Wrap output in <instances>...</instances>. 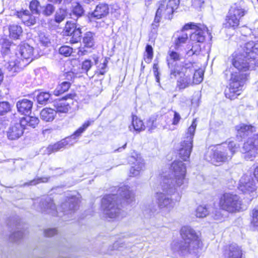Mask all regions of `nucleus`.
Instances as JSON below:
<instances>
[{
  "label": "nucleus",
  "instance_id": "f257e3e1",
  "mask_svg": "<svg viewBox=\"0 0 258 258\" xmlns=\"http://www.w3.org/2000/svg\"><path fill=\"white\" fill-rule=\"evenodd\" d=\"M230 61L238 72L231 74L224 94L226 98L234 100L241 94L249 77V71L258 65V48L255 42L249 41L241 45L231 54Z\"/></svg>",
  "mask_w": 258,
  "mask_h": 258
},
{
  "label": "nucleus",
  "instance_id": "f03ea898",
  "mask_svg": "<svg viewBox=\"0 0 258 258\" xmlns=\"http://www.w3.org/2000/svg\"><path fill=\"white\" fill-rule=\"evenodd\" d=\"M208 27L201 23L189 22L185 24L175 38L173 46L175 49H178L185 44L189 38L191 45L190 50L192 54L199 55L202 51V45L206 42V34L208 33Z\"/></svg>",
  "mask_w": 258,
  "mask_h": 258
},
{
  "label": "nucleus",
  "instance_id": "7ed1b4c3",
  "mask_svg": "<svg viewBox=\"0 0 258 258\" xmlns=\"http://www.w3.org/2000/svg\"><path fill=\"white\" fill-rule=\"evenodd\" d=\"M192 147L193 144L191 141L183 140L180 142V147L175 152V157L178 160L172 162L169 169L176 187L180 186L184 182L186 168L183 162L189 160Z\"/></svg>",
  "mask_w": 258,
  "mask_h": 258
},
{
  "label": "nucleus",
  "instance_id": "20e7f679",
  "mask_svg": "<svg viewBox=\"0 0 258 258\" xmlns=\"http://www.w3.org/2000/svg\"><path fill=\"white\" fill-rule=\"evenodd\" d=\"M29 9L31 12L27 9H21L16 11L14 16L21 20L22 24L27 27L34 25L37 22V18L33 16L42 15L48 17L51 15L54 12L55 7L50 4L41 6L38 0H31L29 4Z\"/></svg>",
  "mask_w": 258,
  "mask_h": 258
},
{
  "label": "nucleus",
  "instance_id": "39448f33",
  "mask_svg": "<svg viewBox=\"0 0 258 258\" xmlns=\"http://www.w3.org/2000/svg\"><path fill=\"white\" fill-rule=\"evenodd\" d=\"M182 242L178 247L181 252H186L199 256L203 247V243L196 232L188 226H183L180 230Z\"/></svg>",
  "mask_w": 258,
  "mask_h": 258
},
{
  "label": "nucleus",
  "instance_id": "423d86ee",
  "mask_svg": "<svg viewBox=\"0 0 258 258\" xmlns=\"http://www.w3.org/2000/svg\"><path fill=\"white\" fill-rule=\"evenodd\" d=\"M194 62L190 61L183 62L179 69L170 72L171 79H177L176 87L182 90L192 85L191 77L194 71Z\"/></svg>",
  "mask_w": 258,
  "mask_h": 258
},
{
  "label": "nucleus",
  "instance_id": "0eeeda50",
  "mask_svg": "<svg viewBox=\"0 0 258 258\" xmlns=\"http://www.w3.org/2000/svg\"><path fill=\"white\" fill-rule=\"evenodd\" d=\"M243 206L240 197L232 192H224L219 198V209L228 213L233 214L242 211Z\"/></svg>",
  "mask_w": 258,
  "mask_h": 258
},
{
  "label": "nucleus",
  "instance_id": "6e6552de",
  "mask_svg": "<svg viewBox=\"0 0 258 258\" xmlns=\"http://www.w3.org/2000/svg\"><path fill=\"white\" fill-rule=\"evenodd\" d=\"M19 52L21 57L8 62V69L10 71L18 72L27 66L33 59L34 48L27 43L19 45Z\"/></svg>",
  "mask_w": 258,
  "mask_h": 258
},
{
  "label": "nucleus",
  "instance_id": "1a4fd4ad",
  "mask_svg": "<svg viewBox=\"0 0 258 258\" xmlns=\"http://www.w3.org/2000/svg\"><path fill=\"white\" fill-rule=\"evenodd\" d=\"M120 199L116 195H106L101 200V207L106 217L115 218L120 213Z\"/></svg>",
  "mask_w": 258,
  "mask_h": 258
},
{
  "label": "nucleus",
  "instance_id": "9d476101",
  "mask_svg": "<svg viewBox=\"0 0 258 258\" xmlns=\"http://www.w3.org/2000/svg\"><path fill=\"white\" fill-rule=\"evenodd\" d=\"M178 5L176 0H169L167 2L162 1L159 2L154 20V23L158 24L161 18L168 20L173 18V13L177 9Z\"/></svg>",
  "mask_w": 258,
  "mask_h": 258
},
{
  "label": "nucleus",
  "instance_id": "9b49d317",
  "mask_svg": "<svg viewBox=\"0 0 258 258\" xmlns=\"http://www.w3.org/2000/svg\"><path fill=\"white\" fill-rule=\"evenodd\" d=\"M246 11L238 6L231 7L226 16L223 25L227 29H237L240 24V20L246 14Z\"/></svg>",
  "mask_w": 258,
  "mask_h": 258
},
{
  "label": "nucleus",
  "instance_id": "f8f14e48",
  "mask_svg": "<svg viewBox=\"0 0 258 258\" xmlns=\"http://www.w3.org/2000/svg\"><path fill=\"white\" fill-rule=\"evenodd\" d=\"M111 5L105 2H99L95 6L94 10L88 13L87 21L91 24H96V27H100V23L97 21L107 17L111 11Z\"/></svg>",
  "mask_w": 258,
  "mask_h": 258
},
{
  "label": "nucleus",
  "instance_id": "ddd939ff",
  "mask_svg": "<svg viewBox=\"0 0 258 258\" xmlns=\"http://www.w3.org/2000/svg\"><path fill=\"white\" fill-rule=\"evenodd\" d=\"M76 93H71L56 99L53 101V106L56 113H67L71 109L75 102H77Z\"/></svg>",
  "mask_w": 258,
  "mask_h": 258
},
{
  "label": "nucleus",
  "instance_id": "4468645a",
  "mask_svg": "<svg viewBox=\"0 0 258 258\" xmlns=\"http://www.w3.org/2000/svg\"><path fill=\"white\" fill-rule=\"evenodd\" d=\"M62 33L64 36L70 37L71 44L80 42L82 38V28L77 23L71 21L66 22Z\"/></svg>",
  "mask_w": 258,
  "mask_h": 258
},
{
  "label": "nucleus",
  "instance_id": "2eb2a0df",
  "mask_svg": "<svg viewBox=\"0 0 258 258\" xmlns=\"http://www.w3.org/2000/svg\"><path fill=\"white\" fill-rule=\"evenodd\" d=\"M242 150L245 159L253 160L258 154V134H254L244 142Z\"/></svg>",
  "mask_w": 258,
  "mask_h": 258
},
{
  "label": "nucleus",
  "instance_id": "dca6fc26",
  "mask_svg": "<svg viewBox=\"0 0 258 258\" xmlns=\"http://www.w3.org/2000/svg\"><path fill=\"white\" fill-rule=\"evenodd\" d=\"M83 46L78 47L77 54L84 56L96 48L95 34L91 31L86 32L82 38Z\"/></svg>",
  "mask_w": 258,
  "mask_h": 258
},
{
  "label": "nucleus",
  "instance_id": "f3484780",
  "mask_svg": "<svg viewBox=\"0 0 258 258\" xmlns=\"http://www.w3.org/2000/svg\"><path fill=\"white\" fill-rule=\"evenodd\" d=\"M223 256L224 258H243L244 253L241 246L232 242L223 247Z\"/></svg>",
  "mask_w": 258,
  "mask_h": 258
},
{
  "label": "nucleus",
  "instance_id": "a211bd4d",
  "mask_svg": "<svg viewBox=\"0 0 258 258\" xmlns=\"http://www.w3.org/2000/svg\"><path fill=\"white\" fill-rule=\"evenodd\" d=\"M181 59L180 54L174 50H169L168 52V56L166 58V61L168 68L170 72L179 69L181 65L178 64L177 63L174 62L179 61Z\"/></svg>",
  "mask_w": 258,
  "mask_h": 258
},
{
  "label": "nucleus",
  "instance_id": "6ab92c4d",
  "mask_svg": "<svg viewBox=\"0 0 258 258\" xmlns=\"http://www.w3.org/2000/svg\"><path fill=\"white\" fill-rule=\"evenodd\" d=\"M227 149L220 147L213 151L211 160L213 163L217 165V163L225 162L228 160V156Z\"/></svg>",
  "mask_w": 258,
  "mask_h": 258
},
{
  "label": "nucleus",
  "instance_id": "aec40b11",
  "mask_svg": "<svg viewBox=\"0 0 258 258\" xmlns=\"http://www.w3.org/2000/svg\"><path fill=\"white\" fill-rule=\"evenodd\" d=\"M24 127L19 123L11 126L7 132V137L9 140H15L20 138L24 134Z\"/></svg>",
  "mask_w": 258,
  "mask_h": 258
},
{
  "label": "nucleus",
  "instance_id": "412c9836",
  "mask_svg": "<svg viewBox=\"0 0 258 258\" xmlns=\"http://www.w3.org/2000/svg\"><path fill=\"white\" fill-rule=\"evenodd\" d=\"M9 37L13 40H17L23 35V30L21 26L18 24H10L8 27Z\"/></svg>",
  "mask_w": 258,
  "mask_h": 258
},
{
  "label": "nucleus",
  "instance_id": "4be33fe9",
  "mask_svg": "<svg viewBox=\"0 0 258 258\" xmlns=\"http://www.w3.org/2000/svg\"><path fill=\"white\" fill-rule=\"evenodd\" d=\"M33 102L27 99L19 100L16 103L18 111L22 114H30L33 107Z\"/></svg>",
  "mask_w": 258,
  "mask_h": 258
},
{
  "label": "nucleus",
  "instance_id": "5701e85b",
  "mask_svg": "<svg viewBox=\"0 0 258 258\" xmlns=\"http://www.w3.org/2000/svg\"><path fill=\"white\" fill-rule=\"evenodd\" d=\"M131 126L134 131L136 133H140L146 129V126L144 121L138 116L132 114L131 115Z\"/></svg>",
  "mask_w": 258,
  "mask_h": 258
},
{
  "label": "nucleus",
  "instance_id": "b1692460",
  "mask_svg": "<svg viewBox=\"0 0 258 258\" xmlns=\"http://www.w3.org/2000/svg\"><path fill=\"white\" fill-rule=\"evenodd\" d=\"M237 136L240 137L247 136L249 133L255 131V127L251 124L240 123L235 126Z\"/></svg>",
  "mask_w": 258,
  "mask_h": 258
},
{
  "label": "nucleus",
  "instance_id": "393cba45",
  "mask_svg": "<svg viewBox=\"0 0 258 258\" xmlns=\"http://www.w3.org/2000/svg\"><path fill=\"white\" fill-rule=\"evenodd\" d=\"M21 124L25 128H35L37 127L40 122L38 117L33 116H26L22 117L20 120Z\"/></svg>",
  "mask_w": 258,
  "mask_h": 258
},
{
  "label": "nucleus",
  "instance_id": "a878e982",
  "mask_svg": "<svg viewBox=\"0 0 258 258\" xmlns=\"http://www.w3.org/2000/svg\"><path fill=\"white\" fill-rule=\"evenodd\" d=\"M68 138H64L53 144L49 145L47 147V152L48 154L56 152L61 149L66 148L70 143L68 141Z\"/></svg>",
  "mask_w": 258,
  "mask_h": 258
},
{
  "label": "nucleus",
  "instance_id": "bb28decb",
  "mask_svg": "<svg viewBox=\"0 0 258 258\" xmlns=\"http://www.w3.org/2000/svg\"><path fill=\"white\" fill-rule=\"evenodd\" d=\"M238 189L244 194H250L256 191L257 186L252 180L241 182L238 185Z\"/></svg>",
  "mask_w": 258,
  "mask_h": 258
},
{
  "label": "nucleus",
  "instance_id": "cd10ccee",
  "mask_svg": "<svg viewBox=\"0 0 258 258\" xmlns=\"http://www.w3.org/2000/svg\"><path fill=\"white\" fill-rule=\"evenodd\" d=\"M56 111L49 107H45L41 110L40 116L41 119L45 122H51L56 116Z\"/></svg>",
  "mask_w": 258,
  "mask_h": 258
},
{
  "label": "nucleus",
  "instance_id": "c85d7f7f",
  "mask_svg": "<svg viewBox=\"0 0 258 258\" xmlns=\"http://www.w3.org/2000/svg\"><path fill=\"white\" fill-rule=\"evenodd\" d=\"M13 42L10 41L6 36L0 35L1 52L3 55H6L10 53L11 46Z\"/></svg>",
  "mask_w": 258,
  "mask_h": 258
},
{
  "label": "nucleus",
  "instance_id": "c756f323",
  "mask_svg": "<svg viewBox=\"0 0 258 258\" xmlns=\"http://www.w3.org/2000/svg\"><path fill=\"white\" fill-rule=\"evenodd\" d=\"M72 83L69 81H63L58 84L53 92L55 96H59L67 92L70 89Z\"/></svg>",
  "mask_w": 258,
  "mask_h": 258
},
{
  "label": "nucleus",
  "instance_id": "7c9ffc66",
  "mask_svg": "<svg viewBox=\"0 0 258 258\" xmlns=\"http://www.w3.org/2000/svg\"><path fill=\"white\" fill-rule=\"evenodd\" d=\"M161 196L158 199V205L160 209L166 208L170 210L173 208V201L171 199L163 198V195L160 194Z\"/></svg>",
  "mask_w": 258,
  "mask_h": 258
},
{
  "label": "nucleus",
  "instance_id": "2f4dec72",
  "mask_svg": "<svg viewBox=\"0 0 258 258\" xmlns=\"http://www.w3.org/2000/svg\"><path fill=\"white\" fill-rule=\"evenodd\" d=\"M92 121L88 120L83 123L77 130H76L71 136V137L74 140L79 138L86 129L91 124Z\"/></svg>",
  "mask_w": 258,
  "mask_h": 258
},
{
  "label": "nucleus",
  "instance_id": "473e14b6",
  "mask_svg": "<svg viewBox=\"0 0 258 258\" xmlns=\"http://www.w3.org/2000/svg\"><path fill=\"white\" fill-rule=\"evenodd\" d=\"M158 116H152L150 117L146 121V128L149 133H152L158 126Z\"/></svg>",
  "mask_w": 258,
  "mask_h": 258
},
{
  "label": "nucleus",
  "instance_id": "72a5a7b5",
  "mask_svg": "<svg viewBox=\"0 0 258 258\" xmlns=\"http://www.w3.org/2000/svg\"><path fill=\"white\" fill-rule=\"evenodd\" d=\"M197 118H194L191 122V125L188 127L186 132L187 137H186V141H191L193 144V137L195 135V131L197 127Z\"/></svg>",
  "mask_w": 258,
  "mask_h": 258
},
{
  "label": "nucleus",
  "instance_id": "f704fd0d",
  "mask_svg": "<svg viewBox=\"0 0 258 258\" xmlns=\"http://www.w3.org/2000/svg\"><path fill=\"white\" fill-rule=\"evenodd\" d=\"M250 224L252 227L258 230V205L251 210Z\"/></svg>",
  "mask_w": 258,
  "mask_h": 258
},
{
  "label": "nucleus",
  "instance_id": "c9c22d12",
  "mask_svg": "<svg viewBox=\"0 0 258 258\" xmlns=\"http://www.w3.org/2000/svg\"><path fill=\"white\" fill-rule=\"evenodd\" d=\"M71 12L77 18H79L84 15L85 11L79 2H76L75 5L72 7Z\"/></svg>",
  "mask_w": 258,
  "mask_h": 258
},
{
  "label": "nucleus",
  "instance_id": "e433bc0d",
  "mask_svg": "<svg viewBox=\"0 0 258 258\" xmlns=\"http://www.w3.org/2000/svg\"><path fill=\"white\" fill-rule=\"evenodd\" d=\"M38 40L39 43L45 47H48L51 44L49 36L44 32H40L38 33Z\"/></svg>",
  "mask_w": 258,
  "mask_h": 258
},
{
  "label": "nucleus",
  "instance_id": "4c0bfd02",
  "mask_svg": "<svg viewBox=\"0 0 258 258\" xmlns=\"http://www.w3.org/2000/svg\"><path fill=\"white\" fill-rule=\"evenodd\" d=\"M154 51L152 46L147 44L145 47V54L144 55V59L147 63H150L153 58Z\"/></svg>",
  "mask_w": 258,
  "mask_h": 258
},
{
  "label": "nucleus",
  "instance_id": "58836bf2",
  "mask_svg": "<svg viewBox=\"0 0 258 258\" xmlns=\"http://www.w3.org/2000/svg\"><path fill=\"white\" fill-rule=\"evenodd\" d=\"M73 51L74 49L73 47L66 45H62L58 49L59 54L66 57L70 56Z\"/></svg>",
  "mask_w": 258,
  "mask_h": 258
},
{
  "label": "nucleus",
  "instance_id": "ea45409f",
  "mask_svg": "<svg viewBox=\"0 0 258 258\" xmlns=\"http://www.w3.org/2000/svg\"><path fill=\"white\" fill-rule=\"evenodd\" d=\"M50 96L51 94L48 92H41L37 96V102L40 104H46L48 102Z\"/></svg>",
  "mask_w": 258,
  "mask_h": 258
},
{
  "label": "nucleus",
  "instance_id": "a19ab883",
  "mask_svg": "<svg viewBox=\"0 0 258 258\" xmlns=\"http://www.w3.org/2000/svg\"><path fill=\"white\" fill-rule=\"evenodd\" d=\"M204 74L199 70L194 71L191 77L192 84H199L203 80Z\"/></svg>",
  "mask_w": 258,
  "mask_h": 258
},
{
  "label": "nucleus",
  "instance_id": "79ce46f5",
  "mask_svg": "<svg viewBox=\"0 0 258 258\" xmlns=\"http://www.w3.org/2000/svg\"><path fill=\"white\" fill-rule=\"evenodd\" d=\"M144 165L141 162H138L134 166H132L130 169L131 176H134L139 174L140 172L143 170Z\"/></svg>",
  "mask_w": 258,
  "mask_h": 258
},
{
  "label": "nucleus",
  "instance_id": "37998d69",
  "mask_svg": "<svg viewBox=\"0 0 258 258\" xmlns=\"http://www.w3.org/2000/svg\"><path fill=\"white\" fill-rule=\"evenodd\" d=\"M49 178L47 177H40L34 178L29 181L26 184L28 185H36L41 183H45L48 181Z\"/></svg>",
  "mask_w": 258,
  "mask_h": 258
},
{
  "label": "nucleus",
  "instance_id": "c03bdc74",
  "mask_svg": "<svg viewBox=\"0 0 258 258\" xmlns=\"http://www.w3.org/2000/svg\"><path fill=\"white\" fill-rule=\"evenodd\" d=\"M208 214L207 209L203 206H199L196 211V216L198 218H204Z\"/></svg>",
  "mask_w": 258,
  "mask_h": 258
},
{
  "label": "nucleus",
  "instance_id": "a18cd8bd",
  "mask_svg": "<svg viewBox=\"0 0 258 258\" xmlns=\"http://www.w3.org/2000/svg\"><path fill=\"white\" fill-rule=\"evenodd\" d=\"M11 110V106L7 101L0 102V115H3Z\"/></svg>",
  "mask_w": 258,
  "mask_h": 258
},
{
  "label": "nucleus",
  "instance_id": "49530a36",
  "mask_svg": "<svg viewBox=\"0 0 258 258\" xmlns=\"http://www.w3.org/2000/svg\"><path fill=\"white\" fill-rule=\"evenodd\" d=\"M67 15L66 10H60L59 12H57L54 16V21L56 23H59L63 21Z\"/></svg>",
  "mask_w": 258,
  "mask_h": 258
},
{
  "label": "nucleus",
  "instance_id": "de8ad7c7",
  "mask_svg": "<svg viewBox=\"0 0 258 258\" xmlns=\"http://www.w3.org/2000/svg\"><path fill=\"white\" fill-rule=\"evenodd\" d=\"M92 66V62L90 60L85 59L82 62L81 66L82 70H83L85 72L87 73L91 68Z\"/></svg>",
  "mask_w": 258,
  "mask_h": 258
},
{
  "label": "nucleus",
  "instance_id": "09e8293b",
  "mask_svg": "<svg viewBox=\"0 0 258 258\" xmlns=\"http://www.w3.org/2000/svg\"><path fill=\"white\" fill-rule=\"evenodd\" d=\"M108 61L105 59L103 63L102 64V67L100 68V69L98 70L96 72L95 74L97 75V76H99L100 75H104L106 71L105 70L107 68Z\"/></svg>",
  "mask_w": 258,
  "mask_h": 258
},
{
  "label": "nucleus",
  "instance_id": "8fccbe9b",
  "mask_svg": "<svg viewBox=\"0 0 258 258\" xmlns=\"http://www.w3.org/2000/svg\"><path fill=\"white\" fill-rule=\"evenodd\" d=\"M173 113V117L172 119V124L173 125H176L179 123L181 118L180 114L177 111H174Z\"/></svg>",
  "mask_w": 258,
  "mask_h": 258
},
{
  "label": "nucleus",
  "instance_id": "3c124183",
  "mask_svg": "<svg viewBox=\"0 0 258 258\" xmlns=\"http://www.w3.org/2000/svg\"><path fill=\"white\" fill-rule=\"evenodd\" d=\"M204 4L203 0H192L191 6L196 9H200Z\"/></svg>",
  "mask_w": 258,
  "mask_h": 258
},
{
  "label": "nucleus",
  "instance_id": "603ef678",
  "mask_svg": "<svg viewBox=\"0 0 258 258\" xmlns=\"http://www.w3.org/2000/svg\"><path fill=\"white\" fill-rule=\"evenodd\" d=\"M64 76H65V78L67 80H69V82H71V81L73 82L74 79L76 77V74L74 72H71V71L66 72L64 74Z\"/></svg>",
  "mask_w": 258,
  "mask_h": 258
},
{
  "label": "nucleus",
  "instance_id": "864d4df0",
  "mask_svg": "<svg viewBox=\"0 0 258 258\" xmlns=\"http://www.w3.org/2000/svg\"><path fill=\"white\" fill-rule=\"evenodd\" d=\"M228 149L230 150V151L231 152V156H233V154L235 153L236 152V144H234L233 142H230L229 143H228Z\"/></svg>",
  "mask_w": 258,
  "mask_h": 258
},
{
  "label": "nucleus",
  "instance_id": "5fc2aeb1",
  "mask_svg": "<svg viewBox=\"0 0 258 258\" xmlns=\"http://www.w3.org/2000/svg\"><path fill=\"white\" fill-rule=\"evenodd\" d=\"M56 230L54 229H48L45 231V234L46 236H53L56 234Z\"/></svg>",
  "mask_w": 258,
  "mask_h": 258
},
{
  "label": "nucleus",
  "instance_id": "6e6d98bb",
  "mask_svg": "<svg viewBox=\"0 0 258 258\" xmlns=\"http://www.w3.org/2000/svg\"><path fill=\"white\" fill-rule=\"evenodd\" d=\"M153 70L154 76L159 75V68L157 63H154L153 65Z\"/></svg>",
  "mask_w": 258,
  "mask_h": 258
},
{
  "label": "nucleus",
  "instance_id": "4d7b16f0",
  "mask_svg": "<svg viewBox=\"0 0 258 258\" xmlns=\"http://www.w3.org/2000/svg\"><path fill=\"white\" fill-rule=\"evenodd\" d=\"M253 176L258 183V165L256 166L253 169Z\"/></svg>",
  "mask_w": 258,
  "mask_h": 258
},
{
  "label": "nucleus",
  "instance_id": "13d9d810",
  "mask_svg": "<svg viewBox=\"0 0 258 258\" xmlns=\"http://www.w3.org/2000/svg\"><path fill=\"white\" fill-rule=\"evenodd\" d=\"M4 80V74L2 71V70L0 69V85L2 83Z\"/></svg>",
  "mask_w": 258,
  "mask_h": 258
},
{
  "label": "nucleus",
  "instance_id": "bf43d9fd",
  "mask_svg": "<svg viewBox=\"0 0 258 258\" xmlns=\"http://www.w3.org/2000/svg\"><path fill=\"white\" fill-rule=\"evenodd\" d=\"M49 2L54 4H60L63 0H48Z\"/></svg>",
  "mask_w": 258,
  "mask_h": 258
},
{
  "label": "nucleus",
  "instance_id": "052dcab7",
  "mask_svg": "<svg viewBox=\"0 0 258 258\" xmlns=\"http://www.w3.org/2000/svg\"><path fill=\"white\" fill-rule=\"evenodd\" d=\"M93 58L94 60V62L95 64H97L98 62V57L97 55H93Z\"/></svg>",
  "mask_w": 258,
  "mask_h": 258
},
{
  "label": "nucleus",
  "instance_id": "680f3d73",
  "mask_svg": "<svg viewBox=\"0 0 258 258\" xmlns=\"http://www.w3.org/2000/svg\"><path fill=\"white\" fill-rule=\"evenodd\" d=\"M230 72V69H226L225 72H224V74L225 75V76L226 78L228 77V73Z\"/></svg>",
  "mask_w": 258,
  "mask_h": 258
},
{
  "label": "nucleus",
  "instance_id": "e2e57ef3",
  "mask_svg": "<svg viewBox=\"0 0 258 258\" xmlns=\"http://www.w3.org/2000/svg\"><path fill=\"white\" fill-rule=\"evenodd\" d=\"M73 0H63L64 3L66 4H70Z\"/></svg>",
  "mask_w": 258,
  "mask_h": 258
},
{
  "label": "nucleus",
  "instance_id": "0e129e2a",
  "mask_svg": "<svg viewBox=\"0 0 258 258\" xmlns=\"http://www.w3.org/2000/svg\"><path fill=\"white\" fill-rule=\"evenodd\" d=\"M155 77L156 82H158V83H159L160 82L159 75H158L157 76H155Z\"/></svg>",
  "mask_w": 258,
  "mask_h": 258
},
{
  "label": "nucleus",
  "instance_id": "69168bd1",
  "mask_svg": "<svg viewBox=\"0 0 258 258\" xmlns=\"http://www.w3.org/2000/svg\"><path fill=\"white\" fill-rule=\"evenodd\" d=\"M126 199H128L130 197V194L128 193L126 196L125 197Z\"/></svg>",
  "mask_w": 258,
  "mask_h": 258
},
{
  "label": "nucleus",
  "instance_id": "338daca9",
  "mask_svg": "<svg viewBox=\"0 0 258 258\" xmlns=\"http://www.w3.org/2000/svg\"><path fill=\"white\" fill-rule=\"evenodd\" d=\"M141 67H142V69L144 70L145 68V66L143 65V63H142Z\"/></svg>",
  "mask_w": 258,
  "mask_h": 258
}]
</instances>
